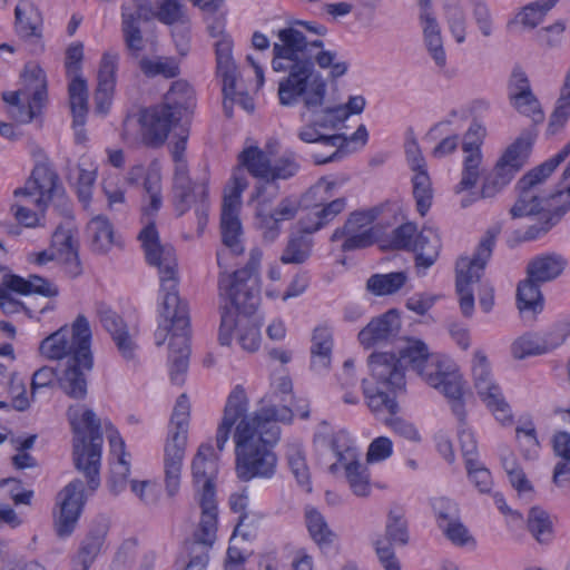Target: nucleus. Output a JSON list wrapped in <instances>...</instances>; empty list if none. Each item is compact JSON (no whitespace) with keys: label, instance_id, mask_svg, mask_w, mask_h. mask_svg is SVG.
<instances>
[{"label":"nucleus","instance_id":"obj_1","mask_svg":"<svg viewBox=\"0 0 570 570\" xmlns=\"http://www.w3.org/2000/svg\"><path fill=\"white\" fill-rule=\"evenodd\" d=\"M278 42L273 45L272 68L286 73L278 82L277 96L284 107L302 104L311 112L321 131L336 130L348 118V112L336 105H326L327 83L315 63L331 69L330 77L337 79L348 70L346 61H336V51L324 50L320 39L308 41L294 27L279 29Z\"/></svg>","mask_w":570,"mask_h":570},{"label":"nucleus","instance_id":"obj_2","mask_svg":"<svg viewBox=\"0 0 570 570\" xmlns=\"http://www.w3.org/2000/svg\"><path fill=\"white\" fill-rule=\"evenodd\" d=\"M293 416V412L285 406H266L248 413L245 390L237 385L230 392L217 428L216 446L223 451L235 428V471L240 481L269 480L275 475L277 456L273 448L281 438L277 423H291Z\"/></svg>","mask_w":570,"mask_h":570},{"label":"nucleus","instance_id":"obj_3","mask_svg":"<svg viewBox=\"0 0 570 570\" xmlns=\"http://www.w3.org/2000/svg\"><path fill=\"white\" fill-rule=\"evenodd\" d=\"M245 176L235 173L232 184L225 188L222 214L220 234L225 248L217 252V264L223 269L218 278L220 296L227 298L232 305L244 315H252L261 302L259 267L262 250L253 248L246 265L233 273H227L225 261L228 255L238 256L244 253L242 240L243 229L238 217L242 193L247 188Z\"/></svg>","mask_w":570,"mask_h":570},{"label":"nucleus","instance_id":"obj_4","mask_svg":"<svg viewBox=\"0 0 570 570\" xmlns=\"http://www.w3.org/2000/svg\"><path fill=\"white\" fill-rule=\"evenodd\" d=\"M570 155V141L554 156L523 175L518 184L519 197L510 209L512 218L541 215L543 223L532 225L524 234L525 240L538 238L554 226L562 215L570 208V163L563 170L556 193L542 197L539 186L563 163Z\"/></svg>","mask_w":570,"mask_h":570},{"label":"nucleus","instance_id":"obj_5","mask_svg":"<svg viewBox=\"0 0 570 570\" xmlns=\"http://www.w3.org/2000/svg\"><path fill=\"white\" fill-rule=\"evenodd\" d=\"M147 263L158 269L160 291L164 293V314L178 327L187 325L186 302L178 295V261L170 244H161L154 222H149L138 234Z\"/></svg>","mask_w":570,"mask_h":570},{"label":"nucleus","instance_id":"obj_6","mask_svg":"<svg viewBox=\"0 0 570 570\" xmlns=\"http://www.w3.org/2000/svg\"><path fill=\"white\" fill-rule=\"evenodd\" d=\"M70 423L73 431L75 466L87 478L89 489L95 491L100 485L99 468L104 443L101 421L92 410L87 409L80 419L71 417Z\"/></svg>","mask_w":570,"mask_h":570},{"label":"nucleus","instance_id":"obj_7","mask_svg":"<svg viewBox=\"0 0 570 570\" xmlns=\"http://www.w3.org/2000/svg\"><path fill=\"white\" fill-rule=\"evenodd\" d=\"M60 190L59 176L55 169L45 163L37 164L24 186L13 191L17 200L11 205L10 213L20 225L36 227L39 225V216L29 207V197L38 195L35 207L43 213Z\"/></svg>","mask_w":570,"mask_h":570},{"label":"nucleus","instance_id":"obj_8","mask_svg":"<svg viewBox=\"0 0 570 570\" xmlns=\"http://www.w3.org/2000/svg\"><path fill=\"white\" fill-rule=\"evenodd\" d=\"M189 416L190 404L188 397L186 394H181L176 401L164 445L165 483L169 495H175L179 490Z\"/></svg>","mask_w":570,"mask_h":570},{"label":"nucleus","instance_id":"obj_9","mask_svg":"<svg viewBox=\"0 0 570 570\" xmlns=\"http://www.w3.org/2000/svg\"><path fill=\"white\" fill-rule=\"evenodd\" d=\"M180 120L178 111L159 104L141 110L137 121L127 117L122 124L121 138L129 145L141 141L147 147L158 148Z\"/></svg>","mask_w":570,"mask_h":570},{"label":"nucleus","instance_id":"obj_10","mask_svg":"<svg viewBox=\"0 0 570 570\" xmlns=\"http://www.w3.org/2000/svg\"><path fill=\"white\" fill-rule=\"evenodd\" d=\"M498 230L489 229L481 238L473 256L461 257L456 262L455 289L459 295L460 309L463 316L471 317L474 312L472 285L478 283L490 259Z\"/></svg>","mask_w":570,"mask_h":570},{"label":"nucleus","instance_id":"obj_11","mask_svg":"<svg viewBox=\"0 0 570 570\" xmlns=\"http://www.w3.org/2000/svg\"><path fill=\"white\" fill-rule=\"evenodd\" d=\"M160 316L163 321L155 331V343L157 346H161L170 334L168 355L170 380L174 384L181 385L185 381L190 354L188 306L186 305L187 325L184 327H178L170 317H166L164 302L161 303Z\"/></svg>","mask_w":570,"mask_h":570},{"label":"nucleus","instance_id":"obj_12","mask_svg":"<svg viewBox=\"0 0 570 570\" xmlns=\"http://www.w3.org/2000/svg\"><path fill=\"white\" fill-rule=\"evenodd\" d=\"M335 186L334 181L322 178L311 187L307 196L314 197L316 203L311 212L298 220L299 232L312 235L324 228L345 210L347 205L345 197L331 199Z\"/></svg>","mask_w":570,"mask_h":570},{"label":"nucleus","instance_id":"obj_13","mask_svg":"<svg viewBox=\"0 0 570 570\" xmlns=\"http://www.w3.org/2000/svg\"><path fill=\"white\" fill-rule=\"evenodd\" d=\"M331 449L337 461L330 466V471L335 473L342 466L353 493L367 497L371 493L368 469L358 461L357 449L352 444L348 434L344 431L335 433L331 440Z\"/></svg>","mask_w":570,"mask_h":570},{"label":"nucleus","instance_id":"obj_14","mask_svg":"<svg viewBox=\"0 0 570 570\" xmlns=\"http://www.w3.org/2000/svg\"><path fill=\"white\" fill-rule=\"evenodd\" d=\"M86 504L83 482L75 479L63 487L56 497L52 525L59 539H67L75 532Z\"/></svg>","mask_w":570,"mask_h":570},{"label":"nucleus","instance_id":"obj_15","mask_svg":"<svg viewBox=\"0 0 570 570\" xmlns=\"http://www.w3.org/2000/svg\"><path fill=\"white\" fill-rule=\"evenodd\" d=\"M77 332L81 336L80 346L75 356L66 361L63 368L60 370L58 385L69 397L83 400L88 389L87 373L92 370L94 356L91 350H88L87 328L77 325Z\"/></svg>","mask_w":570,"mask_h":570},{"label":"nucleus","instance_id":"obj_16","mask_svg":"<svg viewBox=\"0 0 570 570\" xmlns=\"http://www.w3.org/2000/svg\"><path fill=\"white\" fill-rule=\"evenodd\" d=\"M77 325L86 327L88 333V350H91V328L87 317L79 314L71 326H61L43 338L39 345L40 354L51 361H70L78 351L81 343V336L78 335Z\"/></svg>","mask_w":570,"mask_h":570},{"label":"nucleus","instance_id":"obj_17","mask_svg":"<svg viewBox=\"0 0 570 570\" xmlns=\"http://www.w3.org/2000/svg\"><path fill=\"white\" fill-rule=\"evenodd\" d=\"M217 456L209 443H204L191 462V471L195 483L203 484L199 495L200 514L212 513L218 515L213 480L217 474Z\"/></svg>","mask_w":570,"mask_h":570},{"label":"nucleus","instance_id":"obj_18","mask_svg":"<svg viewBox=\"0 0 570 570\" xmlns=\"http://www.w3.org/2000/svg\"><path fill=\"white\" fill-rule=\"evenodd\" d=\"M218 515L200 514L197 529L191 538L184 542L188 561L185 570H206L209 562V551L216 541Z\"/></svg>","mask_w":570,"mask_h":570},{"label":"nucleus","instance_id":"obj_19","mask_svg":"<svg viewBox=\"0 0 570 570\" xmlns=\"http://www.w3.org/2000/svg\"><path fill=\"white\" fill-rule=\"evenodd\" d=\"M371 380L375 385L385 389L405 387L404 367L401 360L393 353H372L368 356Z\"/></svg>","mask_w":570,"mask_h":570},{"label":"nucleus","instance_id":"obj_20","mask_svg":"<svg viewBox=\"0 0 570 570\" xmlns=\"http://www.w3.org/2000/svg\"><path fill=\"white\" fill-rule=\"evenodd\" d=\"M401 318L396 309H389L360 331L357 337L365 348L392 342L400 333Z\"/></svg>","mask_w":570,"mask_h":570},{"label":"nucleus","instance_id":"obj_21","mask_svg":"<svg viewBox=\"0 0 570 570\" xmlns=\"http://www.w3.org/2000/svg\"><path fill=\"white\" fill-rule=\"evenodd\" d=\"M237 327V341L242 348L248 352H255L259 347L261 332L256 324L249 318L244 317L235 320L229 311L222 313L218 340L222 345H229L232 333Z\"/></svg>","mask_w":570,"mask_h":570},{"label":"nucleus","instance_id":"obj_22","mask_svg":"<svg viewBox=\"0 0 570 570\" xmlns=\"http://www.w3.org/2000/svg\"><path fill=\"white\" fill-rule=\"evenodd\" d=\"M14 16L16 31L30 46V52H42L45 46L41 40L42 18L39 10L32 3L22 1L16 7Z\"/></svg>","mask_w":570,"mask_h":570},{"label":"nucleus","instance_id":"obj_23","mask_svg":"<svg viewBox=\"0 0 570 570\" xmlns=\"http://www.w3.org/2000/svg\"><path fill=\"white\" fill-rule=\"evenodd\" d=\"M109 527L106 520H95L73 556L71 570H89L102 551Z\"/></svg>","mask_w":570,"mask_h":570},{"label":"nucleus","instance_id":"obj_24","mask_svg":"<svg viewBox=\"0 0 570 570\" xmlns=\"http://www.w3.org/2000/svg\"><path fill=\"white\" fill-rule=\"evenodd\" d=\"M425 382L439 390L445 397L451 401V409L458 421L463 422L466 416L464 403L462 401L463 383L459 374L442 370V364L438 370L428 373Z\"/></svg>","mask_w":570,"mask_h":570},{"label":"nucleus","instance_id":"obj_25","mask_svg":"<svg viewBox=\"0 0 570 570\" xmlns=\"http://www.w3.org/2000/svg\"><path fill=\"white\" fill-rule=\"evenodd\" d=\"M298 138L306 144H321L334 149L328 156L315 153L313 160L316 165H324L338 160L343 156V148L347 145V138L342 134H327L320 130L312 120L304 125L297 132Z\"/></svg>","mask_w":570,"mask_h":570},{"label":"nucleus","instance_id":"obj_26","mask_svg":"<svg viewBox=\"0 0 570 570\" xmlns=\"http://www.w3.org/2000/svg\"><path fill=\"white\" fill-rule=\"evenodd\" d=\"M50 247L56 261L69 276L77 277L81 274L79 244L69 229L58 227L52 234Z\"/></svg>","mask_w":570,"mask_h":570},{"label":"nucleus","instance_id":"obj_27","mask_svg":"<svg viewBox=\"0 0 570 570\" xmlns=\"http://www.w3.org/2000/svg\"><path fill=\"white\" fill-rule=\"evenodd\" d=\"M8 291L21 295L37 294L43 297H56L59 294L58 287L47 278L39 275H30L29 278H23L11 273H6L2 277L0 299L3 298Z\"/></svg>","mask_w":570,"mask_h":570},{"label":"nucleus","instance_id":"obj_28","mask_svg":"<svg viewBox=\"0 0 570 570\" xmlns=\"http://www.w3.org/2000/svg\"><path fill=\"white\" fill-rule=\"evenodd\" d=\"M99 320L102 327L110 334L118 352L127 360H134L137 344L128 333L122 318L110 308L99 309Z\"/></svg>","mask_w":570,"mask_h":570},{"label":"nucleus","instance_id":"obj_29","mask_svg":"<svg viewBox=\"0 0 570 570\" xmlns=\"http://www.w3.org/2000/svg\"><path fill=\"white\" fill-rule=\"evenodd\" d=\"M106 429L109 431L108 439L111 453L117 455V461L111 464L110 478V489L117 494L125 488L126 479L130 473V463L126 459L125 442L118 431L111 424L106 425Z\"/></svg>","mask_w":570,"mask_h":570},{"label":"nucleus","instance_id":"obj_30","mask_svg":"<svg viewBox=\"0 0 570 570\" xmlns=\"http://www.w3.org/2000/svg\"><path fill=\"white\" fill-rule=\"evenodd\" d=\"M362 389L367 406L374 414L387 413L394 415L397 413L399 404L395 397L397 391H400L399 389H385V386L375 385L367 379L362 381Z\"/></svg>","mask_w":570,"mask_h":570},{"label":"nucleus","instance_id":"obj_31","mask_svg":"<svg viewBox=\"0 0 570 570\" xmlns=\"http://www.w3.org/2000/svg\"><path fill=\"white\" fill-rule=\"evenodd\" d=\"M567 266V259L557 253L533 257L527 266V275L537 282L547 283L559 277Z\"/></svg>","mask_w":570,"mask_h":570},{"label":"nucleus","instance_id":"obj_32","mask_svg":"<svg viewBox=\"0 0 570 570\" xmlns=\"http://www.w3.org/2000/svg\"><path fill=\"white\" fill-rule=\"evenodd\" d=\"M441 239L433 228H423L416 234L411 252L415 254V267L426 269L438 259Z\"/></svg>","mask_w":570,"mask_h":570},{"label":"nucleus","instance_id":"obj_33","mask_svg":"<svg viewBox=\"0 0 570 570\" xmlns=\"http://www.w3.org/2000/svg\"><path fill=\"white\" fill-rule=\"evenodd\" d=\"M535 137L537 135L532 130L521 132L505 149L498 163L515 175L528 161Z\"/></svg>","mask_w":570,"mask_h":570},{"label":"nucleus","instance_id":"obj_34","mask_svg":"<svg viewBox=\"0 0 570 570\" xmlns=\"http://www.w3.org/2000/svg\"><path fill=\"white\" fill-rule=\"evenodd\" d=\"M86 233L91 250L97 254H106L116 244L114 226L106 216L92 217L87 224Z\"/></svg>","mask_w":570,"mask_h":570},{"label":"nucleus","instance_id":"obj_35","mask_svg":"<svg viewBox=\"0 0 570 570\" xmlns=\"http://www.w3.org/2000/svg\"><path fill=\"white\" fill-rule=\"evenodd\" d=\"M296 213L297 205L289 198L282 199L273 212H264V208H259L256 215L259 219L261 227L266 230L264 235L265 238L274 240L279 232V223L293 219Z\"/></svg>","mask_w":570,"mask_h":570},{"label":"nucleus","instance_id":"obj_36","mask_svg":"<svg viewBox=\"0 0 570 570\" xmlns=\"http://www.w3.org/2000/svg\"><path fill=\"white\" fill-rule=\"evenodd\" d=\"M397 358L401 360V364H409L424 381L428 379V373L438 370L441 364L436 357L430 355L428 346L421 341L404 348Z\"/></svg>","mask_w":570,"mask_h":570},{"label":"nucleus","instance_id":"obj_37","mask_svg":"<svg viewBox=\"0 0 570 570\" xmlns=\"http://www.w3.org/2000/svg\"><path fill=\"white\" fill-rule=\"evenodd\" d=\"M69 104L72 112V127H82L88 114V86L83 77L70 79L68 85Z\"/></svg>","mask_w":570,"mask_h":570},{"label":"nucleus","instance_id":"obj_38","mask_svg":"<svg viewBox=\"0 0 570 570\" xmlns=\"http://www.w3.org/2000/svg\"><path fill=\"white\" fill-rule=\"evenodd\" d=\"M472 374L474 386L481 400L495 396L501 391L500 386L492 381L490 365L485 354L482 351H475Z\"/></svg>","mask_w":570,"mask_h":570},{"label":"nucleus","instance_id":"obj_39","mask_svg":"<svg viewBox=\"0 0 570 570\" xmlns=\"http://www.w3.org/2000/svg\"><path fill=\"white\" fill-rule=\"evenodd\" d=\"M540 282L527 278L521 281L517 288V305L521 314H538L543 309V296L540 291Z\"/></svg>","mask_w":570,"mask_h":570},{"label":"nucleus","instance_id":"obj_40","mask_svg":"<svg viewBox=\"0 0 570 570\" xmlns=\"http://www.w3.org/2000/svg\"><path fill=\"white\" fill-rule=\"evenodd\" d=\"M233 41L229 37H222L215 42L217 73L225 81V90L233 89L234 77L237 76V68L232 57Z\"/></svg>","mask_w":570,"mask_h":570},{"label":"nucleus","instance_id":"obj_41","mask_svg":"<svg viewBox=\"0 0 570 570\" xmlns=\"http://www.w3.org/2000/svg\"><path fill=\"white\" fill-rule=\"evenodd\" d=\"M194 102V90L188 82L177 80L173 82L169 90L164 97V104L170 110L178 111V116L183 117L189 111Z\"/></svg>","mask_w":570,"mask_h":570},{"label":"nucleus","instance_id":"obj_42","mask_svg":"<svg viewBox=\"0 0 570 570\" xmlns=\"http://www.w3.org/2000/svg\"><path fill=\"white\" fill-rule=\"evenodd\" d=\"M305 519L311 538L321 549L334 542L336 534L330 529L324 515L318 510L306 508Z\"/></svg>","mask_w":570,"mask_h":570},{"label":"nucleus","instance_id":"obj_43","mask_svg":"<svg viewBox=\"0 0 570 570\" xmlns=\"http://www.w3.org/2000/svg\"><path fill=\"white\" fill-rule=\"evenodd\" d=\"M239 165L262 181H267L271 160L265 151L258 147H247L238 156Z\"/></svg>","mask_w":570,"mask_h":570},{"label":"nucleus","instance_id":"obj_44","mask_svg":"<svg viewBox=\"0 0 570 570\" xmlns=\"http://www.w3.org/2000/svg\"><path fill=\"white\" fill-rule=\"evenodd\" d=\"M121 9V32L125 46L132 57H138L145 48V40L139 23H137L134 13H128L126 6H122Z\"/></svg>","mask_w":570,"mask_h":570},{"label":"nucleus","instance_id":"obj_45","mask_svg":"<svg viewBox=\"0 0 570 570\" xmlns=\"http://www.w3.org/2000/svg\"><path fill=\"white\" fill-rule=\"evenodd\" d=\"M407 281L404 272L374 274L366 282V289L375 296L392 295L401 289Z\"/></svg>","mask_w":570,"mask_h":570},{"label":"nucleus","instance_id":"obj_46","mask_svg":"<svg viewBox=\"0 0 570 570\" xmlns=\"http://www.w3.org/2000/svg\"><path fill=\"white\" fill-rule=\"evenodd\" d=\"M381 214V208L372 207L368 209L355 210L351 213L342 227L336 228L332 236L331 242H337L343 238L344 234L355 230H364L370 226Z\"/></svg>","mask_w":570,"mask_h":570},{"label":"nucleus","instance_id":"obj_47","mask_svg":"<svg viewBox=\"0 0 570 570\" xmlns=\"http://www.w3.org/2000/svg\"><path fill=\"white\" fill-rule=\"evenodd\" d=\"M299 235L289 238L281 262L284 264H303L308 259L312 253L313 239L311 235L299 232Z\"/></svg>","mask_w":570,"mask_h":570},{"label":"nucleus","instance_id":"obj_48","mask_svg":"<svg viewBox=\"0 0 570 570\" xmlns=\"http://www.w3.org/2000/svg\"><path fill=\"white\" fill-rule=\"evenodd\" d=\"M412 185L416 210L421 216H425L433 200L432 181L428 170L414 173Z\"/></svg>","mask_w":570,"mask_h":570},{"label":"nucleus","instance_id":"obj_49","mask_svg":"<svg viewBox=\"0 0 570 570\" xmlns=\"http://www.w3.org/2000/svg\"><path fill=\"white\" fill-rule=\"evenodd\" d=\"M527 527L529 532L539 543H548L552 539V522L549 514L541 508L533 507L529 510Z\"/></svg>","mask_w":570,"mask_h":570},{"label":"nucleus","instance_id":"obj_50","mask_svg":"<svg viewBox=\"0 0 570 570\" xmlns=\"http://www.w3.org/2000/svg\"><path fill=\"white\" fill-rule=\"evenodd\" d=\"M286 458L288 466L294 474L297 483L307 492H311L309 470L306 464L305 455L299 444H291L287 446Z\"/></svg>","mask_w":570,"mask_h":570},{"label":"nucleus","instance_id":"obj_51","mask_svg":"<svg viewBox=\"0 0 570 570\" xmlns=\"http://www.w3.org/2000/svg\"><path fill=\"white\" fill-rule=\"evenodd\" d=\"M465 154L463 170L460 183L455 187L456 193L471 189L475 186L480 177V166L482 164L481 151H463Z\"/></svg>","mask_w":570,"mask_h":570},{"label":"nucleus","instance_id":"obj_52","mask_svg":"<svg viewBox=\"0 0 570 570\" xmlns=\"http://www.w3.org/2000/svg\"><path fill=\"white\" fill-rule=\"evenodd\" d=\"M554 346L546 341L528 334L519 337L512 344V354L515 358L522 360L531 355H541L550 352Z\"/></svg>","mask_w":570,"mask_h":570},{"label":"nucleus","instance_id":"obj_53","mask_svg":"<svg viewBox=\"0 0 570 570\" xmlns=\"http://www.w3.org/2000/svg\"><path fill=\"white\" fill-rule=\"evenodd\" d=\"M139 68L147 77L164 76L174 78L179 75V66L174 58H142L139 61Z\"/></svg>","mask_w":570,"mask_h":570},{"label":"nucleus","instance_id":"obj_54","mask_svg":"<svg viewBox=\"0 0 570 570\" xmlns=\"http://www.w3.org/2000/svg\"><path fill=\"white\" fill-rule=\"evenodd\" d=\"M510 170L497 163L493 170L484 178L481 197L491 198L500 193L514 177Z\"/></svg>","mask_w":570,"mask_h":570},{"label":"nucleus","instance_id":"obj_55","mask_svg":"<svg viewBox=\"0 0 570 570\" xmlns=\"http://www.w3.org/2000/svg\"><path fill=\"white\" fill-rule=\"evenodd\" d=\"M301 169L293 153L284 154L282 157L271 164L267 183L276 184L277 180H286L294 177Z\"/></svg>","mask_w":570,"mask_h":570},{"label":"nucleus","instance_id":"obj_56","mask_svg":"<svg viewBox=\"0 0 570 570\" xmlns=\"http://www.w3.org/2000/svg\"><path fill=\"white\" fill-rule=\"evenodd\" d=\"M386 538L390 542L405 546L409 542L407 522L401 509H392L389 512L386 527Z\"/></svg>","mask_w":570,"mask_h":570},{"label":"nucleus","instance_id":"obj_57","mask_svg":"<svg viewBox=\"0 0 570 570\" xmlns=\"http://www.w3.org/2000/svg\"><path fill=\"white\" fill-rule=\"evenodd\" d=\"M119 55L115 51H106L100 60L97 88L105 91L115 90L116 71L118 68Z\"/></svg>","mask_w":570,"mask_h":570},{"label":"nucleus","instance_id":"obj_58","mask_svg":"<svg viewBox=\"0 0 570 570\" xmlns=\"http://www.w3.org/2000/svg\"><path fill=\"white\" fill-rule=\"evenodd\" d=\"M558 0L537 1L523 8L519 13V21L528 27L535 28L544 18L546 13L552 9Z\"/></svg>","mask_w":570,"mask_h":570},{"label":"nucleus","instance_id":"obj_59","mask_svg":"<svg viewBox=\"0 0 570 570\" xmlns=\"http://www.w3.org/2000/svg\"><path fill=\"white\" fill-rule=\"evenodd\" d=\"M156 19L164 24L183 22L185 19L184 6L179 0H157Z\"/></svg>","mask_w":570,"mask_h":570},{"label":"nucleus","instance_id":"obj_60","mask_svg":"<svg viewBox=\"0 0 570 570\" xmlns=\"http://www.w3.org/2000/svg\"><path fill=\"white\" fill-rule=\"evenodd\" d=\"M510 104L521 114L532 118L534 124L543 121L544 116L540 104L532 91L524 92L522 96L509 99Z\"/></svg>","mask_w":570,"mask_h":570},{"label":"nucleus","instance_id":"obj_61","mask_svg":"<svg viewBox=\"0 0 570 570\" xmlns=\"http://www.w3.org/2000/svg\"><path fill=\"white\" fill-rule=\"evenodd\" d=\"M465 469L470 481L481 493H487L492 487V476L490 471L482 465L479 460H468Z\"/></svg>","mask_w":570,"mask_h":570},{"label":"nucleus","instance_id":"obj_62","mask_svg":"<svg viewBox=\"0 0 570 570\" xmlns=\"http://www.w3.org/2000/svg\"><path fill=\"white\" fill-rule=\"evenodd\" d=\"M432 509L436 517L439 528H444L446 523L459 519L458 504L451 499L444 497L433 499Z\"/></svg>","mask_w":570,"mask_h":570},{"label":"nucleus","instance_id":"obj_63","mask_svg":"<svg viewBox=\"0 0 570 570\" xmlns=\"http://www.w3.org/2000/svg\"><path fill=\"white\" fill-rule=\"evenodd\" d=\"M416 234L417 227L414 223L402 224L392 232L391 244L395 249L411 252Z\"/></svg>","mask_w":570,"mask_h":570},{"label":"nucleus","instance_id":"obj_64","mask_svg":"<svg viewBox=\"0 0 570 570\" xmlns=\"http://www.w3.org/2000/svg\"><path fill=\"white\" fill-rule=\"evenodd\" d=\"M82 59H83V45L81 42L71 43L66 50L65 69L66 76L69 79L75 77H82Z\"/></svg>","mask_w":570,"mask_h":570}]
</instances>
